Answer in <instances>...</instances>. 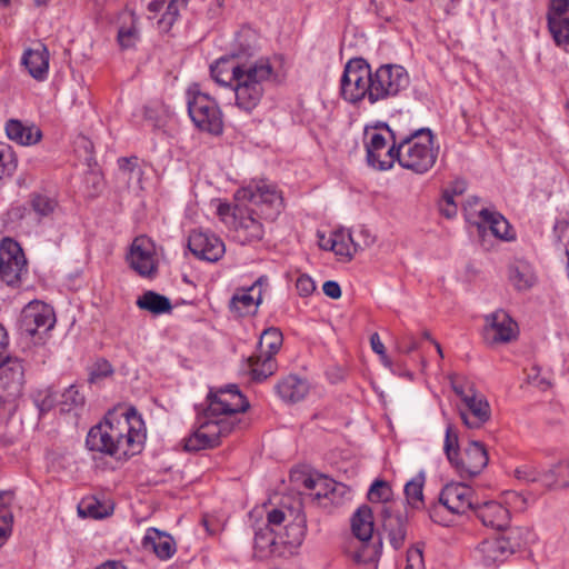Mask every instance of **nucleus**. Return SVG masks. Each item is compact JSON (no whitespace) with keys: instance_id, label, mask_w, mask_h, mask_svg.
I'll list each match as a JSON object with an SVG mask.
<instances>
[{"instance_id":"c03bdc74","label":"nucleus","mask_w":569,"mask_h":569,"mask_svg":"<svg viewBox=\"0 0 569 569\" xmlns=\"http://www.w3.org/2000/svg\"><path fill=\"white\" fill-rule=\"evenodd\" d=\"M59 405H60L61 411L70 412L74 409L83 407L84 396L80 392L78 386L71 385L61 395Z\"/></svg>"},{"instance_id":"5701e85b","label":"nucleus","mask_w":569,"mask_h":569,"mask_svg":"<svg viewBox=\"0 0 569 569\" xmlns=\"http://www.w3.org/2000/svg\"><path fill=\"white\" fill-rule=\"evenodd\" d=\"M459 412L463 423L470 429L481 428L491 416L489 402L477 391L462 401Z\"/></svg>"},{"instance_id":"680f3d73","label":"nucleus","mask_w":569,"mask_h":569,"mask_svg":"<svg viewBox=\"0 0 569 569\" xmlns=\"http://www.w3.org/2000/svg\"><path fill=\"white\" fill-rule=\"evenodd\" d=\"M296 288L300 296L308 297L315 291L316 284L309 276L302 274L297 279Z\"/></svg>"},{"instance_id":"de8ad7c7","label":"nucleus","mask_w":569,"mask_h":569,"mask_svg":"<svg viewBox=\"0 0 569 569\" xmlns=\"http://www.w3.org/2000/svg\"><path fill=\"white\" fill-rule=\"evenodd\" d=\"M515 477L523 482H539L542 485L543 471L533 463H523L515 469Z\"/></svg>"},{"instance_id":"37998d69","label":"nucleus","mask_w":569,"mask_h":569,"mask_svg":"<svg viewBox=\"0 0 569 569\" xmlns=\"http://www.w3.org/2000/svg\"><path fill=\"white\" fill-rule=\"evenodd\" d=\"M30 305L34 307V310H32V319L36 322L38 330H50L54 326L56 321L52 309L40 302H31Z\"/></svg>"},{"instance_id":"0e129e2a","label":"nucleus","mask_w":569,"mask_h":569,"mask_svg":"<svg viewBox=\"0 0 569 569\" xmlns=\"http://www.w3.org/2000/svg\"><path fill=\"white\" fill-rule=\"evenodd\" d=\"M14 500V492L11 490L0 491V516L12 513L11 506Z\"/></svg>"},{"instance_id":"bb28decb","label":"nucleus","mask_w":569,"mask_h":569,"mask_svg":"<svg viewBox=\"0 0 569 569\" xmlns=\"http://www.w3.org/2000/svg\"><path fill=\"white\" fill-rule=\"evenodd\" d=\"M22 64L32 78L37 80L46 79L49 69V51L47 47L38 43L36 48L27 49L22 56Z\"/></svg>"},{"instance_id":"c9c22d12","label":"nucleus","mask_w":569,"mask_h":569,"mask_svg":"<svg viewBox=\"0 0 569 569\" xmlns=\"http://www.w3.org/2000/svg\"><path fill=\"white\" fill-rule=\"evenodd\" d=\"M355 236L351 232L345 230H337L331 233L327 243L322 247L325 249L332 250L337 256L351 260L358 249L353 246Z\"/></svg>"},{"instance_id":"c85d7f7f","label":"nucleus","mask_w":569,"mask_h":569,"mask_svg":"<svg viewBox=\"0 0 569 569\" xmlns=\"http://www.w3.org/2000/svg\"><path fill=\"white\" fill-rule=\"evenodd\" d=\"M258 40L259 36L254 29L241 27L231 43L230 56L234 59L253 57L258 51Z\"/></svg>"},{"instance_id":"39448f33","label":"nucleus","mask_w":569,"mask_h":569,"mask_svg":"<svg viewBox=\"0 0 569 569\" xmlns=\"http://www.w3.org/2000/svg\"><path fill=\"white\" fill-rule=\"evenodd\" d=\"M188 113L197 128L211 134H221L223 119L221 110L209 94L201 92L199 84H191L186 92Z\"/></svg>"},{"instance_id":"a18cd8bd","label":"nucleus","mask_w":569,"mask_h":569,"mask_svg":"<svg viewBox=\"0 0 569 569\" xmlns=\"http://www.w3.org/2000/svg\"><path fill=\"white\" fill-rule=\"evenodd\" d=\"M78 512L83 518L93 519H101L108 515L106 508L96 498L81 500L78 506Z\"/></svg>"},{"instance_id":"4468645a","label":"nucleus","mask_w":569,"mask_h":569,"mask_svg":"<svg viewBox=\"0 0 569 569\" xmlns=\"http://www.w3.org/2000/svg\"><path fill=\"white\" fill-rule=\"evenodd\" d=\"M268 287V277L260 276L251 286L237 288L229 309L237 317L253 315L262 302L263 289Z\"/></svg>"},{"instance_id":"393cba45","label":"nucleus","mask_w":569,"mask_h":569,"mask_svg":"<svg viewBox=\"0 0 569 569\" xmlns=\"http://www.w3.org/2000/svg\"><path fill=\"white\" fill-rule=\"evenodd\" d=\"M475 513L486 527L502 530V532L509 528V510L497 501H486L481 505L478 502Z\"/></svg>"},{"instance_id":"13d9d810","label":"nucleus","mask_w":569,"mask_h":569,"mask_svg":"<svg viewBox=\"0 0 569 569\" xmlns=\"http://www.w3.org/2000/svg\"><path fill=\"white\" fill-rule=\"evenodd\" d=\"M31 214L32 211L30 206L27 207L23 204L13 206L7 212L8 220L13 223L21 222L22 220L28 219Z\"/></svg>"},{"instance_id":"e433bc0d","label":"nucleus","mask_w":569,"mask_h":569,"mask_svg":"<svg viewBox=\"0 0 569 569\" xmlns=\"http://www.w3.org/2000/svg\"><path fill=\"white\" fill-rule=\"evenodd\" d=\"M136 303L141 310H147L153 315L169 313L172 310L170 299L152 290L143 292Z\"/></svg>"},{"instance_id":"b1692460","label":"nucleus","mask_w":569,"mask_h":569,"mask_svg":"<svg viewBox=\"0 0 569 569\" xmlns=\"http://www.w3.org/2000/svg\"><path fill=\"white\" fill-rule=\"evenodd\" d=\"M144 550L152 551L159 559L168 560L177 551V545L173 538L157 528H148L142 539Z\"/></svg>"},{"instance_id":"2eb2a0df","label":"nucleus","mask_w":569,"mask_h":569,"mask_svg":"<svg viewBox=\"0 0 569 569\" xmlns=\"http://www.w3.org/2000/svg\"><path fill=\"white\" fill-rule=\"evenodd\" d=\"M130 267L141 277L152 278L158 270L156 248L152 240L146 236L137 237L128 254Z\"/></svg>"},{"instance_id":"69168bd1","label":"nucleus","mask_w":569,"mask_h":569,"mask_svg":"<svg viewBox=\"0 0 569 569\" xmlns=\"http://www.w3.org/2000/svg\"><path fill=\"white\" fill-rule=\"evenodd\" d=\"M418 348L417 340L412 335L403 336L398 342V349L403 353H410Z\"/></svg>"},{"instance_id":"c756f323","label":"nucleus","mask_w":569,"mask_h":569,"mask_svg":"<svg viewBox=\"0 0 569 569\" xmlns=\"http://www.w3.org/2000/svg\"><path fill=\"white\" fill-rule=\"evenodd\" d=\"M241 66L242 62L236 61L232 57H221L210 66L211 78L220 87L231 89Z\"/></svg>"},{"instance_id":"4c0bfd02","label":"nucleus","mask_w":569,"mask_h":569,"mask_svg":"<svg viewBox=\"0 0 569 569\" xmlns=\"http://www.w3.org/2000/svg\"><path fill=\"white\" fill-rule=\"evenodd\" d=\"M278 535L272 528L264 526L254 533V557L264 559L276 551Z\"/></svg>"},{"instance_id":"0eeeda50","label":"nucleus","mask_w":569,"mask_h":569,"mask_svg":"<svg viewBox=\"0 0 569 569\" xmlns=\"http://www.w3.org/2000/svg\"><path fill=\"white\" fill-rule=\"evenodd\" d=\"M526 535L523 528H508L502 533L482 540L477 553L485 566L503 562L522 546Z\"/></svg>"},{"instance_id":"7c9ffc66","label":"nucleus","mask_w":569,"mask_h":569,"mask_svg":"<svg viewBox=\"0 0 569 569\" xmlns=\"http://www.w3.org/2000/svg\"><path fill=\"white\" fill-rule=\"evenodd\" d=\"M6 133L10 140L21 146L36 144L42 138V132L36 124L23 123L17 119L7 121Z\"/></svg>"},{"instance_id":"dca6fc26","label":"nucleus","mask_w":569,"mask_h":569,"mask_svg":"<svg viewBox=\"0 0 569 569\" xmlns=\"http://www.w3.org/2000/svg\"><path fill=\"white\" fill-rule=\"evenodd\" d=\"M26 258L18 242L8 239L0 246V277L9 286L20 280L26 269Z\"/></svg>"},{"instance_id":"f8f14e48","label":"nucleus","mask_w":569,"mask_h":569,"mask_svg":"<svg viewBox=\"0 0 569 569\" xmlns=\"http://www.w3.org/2000/svg\"><path fill=\"white\" fill-rule=\"evenodd\" d=\"M391 139L392 144L387 149L386 137L378 131L366 128L365 147L370 167L382 171L393 167L399 137L396 132H391Z\"/></svg>"},{"instance_id":"423d86ee","label":"nucleus","mask_w":569,"mask_h":569,"mask_svg":"<svg viewBox=\"0 0 569 569\" xmlns=\"http://www.w3.org/2000/svg\"><path fill=\"white\" fill-rule=\"evenodd\" d=\"M207 401L206 412L209 417L232 422V430L242 429L247 426L244 421L238 418V413L244 412L250 403L236 385L227 386L216 392L210 391Z\"/></svg>"},{"instance_id":"09e8293b","label":"nucleus","mask_w":569,"mask_h":569,"mask_svg":"<svg viewBox=\"0 0 569 569\" xmlns=\"http://www.w3.org/2000/svg\"><path fill=\"white\" fill-rule=\"evenodd\" d=\"M139 40V30L136 26L133 17H131L130 26H121L118 30V42L122 49L134 47Z\"/></svg>"},{"instance_id":"cd10ccee","label":"nucleus","mask_w":569,"mask_h":569,"mask_svg":"<svg viewBox=\"0 0 569 569\" xmlns=\"http://www.w3.org/2000/svg\"><path fill=\"white\" fill-rule=\"evenodd\" d=\"M309 382L297 375H289L276 385L278 396L286 402L296 403L309 393Z\"/></svg>"},{"instance_id":"1a4fd4ad","label":"nucleus","mask_w":569,"mask_h":569,"mask_svg":"<svg viewBox=\"0 0 569 569\" xmlns=\"http://www.w3.org/2000/svg\"><path fill=\"white\" fill-rule=\"evenodd\" d=\"M341 97L350 103H359L365 99L370 102L372 71L370 64L362 58L347 62L341 77Z\"/></svg>"},{"instance_id":"72a5a7b5","label":"nucleus","mask_w":569,"mask_h":569,"mask_svg":"<svg viewBox=\"0 0 569 569\" xmlns=\"http://www.w3.org/2000/svg\"><path fill=\"white\" fill-rule=\"evenodd\" d=\"M508 278L517 290H527L536 282L535 271L525 260H516L509 266Z\"/></svg>"},{"instance_id":"6e6d98bb","label":"nucleus","mask_w":569,"mask_h":569,"mask_svg":"<svg viewBox=\"0 0 569 569\" xmlns=\"http://www.w3.org/2000/svg\"><path fill=\"white\" fill-rule=\"evenodd\" d=\"M439 210L446 218H453L457 214V204L450 191H442V199L439 202Z\"/></svg>"},{"instance_id":"ddd939ff","label":"nucleus","mask_w":569,"mask_h":569,"mask_svg":"<svg viewBox=\"0 0 569 569\" xmlns=\"http://www.w3.org/2000/svg\"><path fill=\"white\" fill-rule=\"evenodd\" d=\"M483 339L490 346L508 343L518 336L517 322L505 310L485 316Z\"/></svg>"},{"instance_id":"603ef678","label":"nucleus","mask_w":569,"mask_h":569,"mask_svg":"<svg viewBox=\"0 0 569 569\" xmlns=\"http://www.w3.org/2000/svg\"><path fill=\"white\" fill-rule=\"evenodd\" d=\"M450 382L452 390L461 399V401L466 400L477 391L473 383L462 377H451Z\"/></svg>"},{"instance_id":"79ce46f5","label":"nucleus","mask_w":569,"mask_h":569,"mask_svg":"<svg viewBox=\"0 0 569 569\" xmlns=\"http://www.w3.org/2000/svg\"><path fill=\"white\" fill-rule=\"evenodd\" d=\"M425 475L420 472L405 486V496L409 506L419 509L423 506Z\"/></svg>"},{"instance_id":"4d7b16f0","label":"nucleus","mask_w":569,"mask_h":569,"mask_svg":"<svg viewBox=\"0 0 569 569\" xmlns=\"http://www.w3.org/2000/svg\"><path fill=\"white\" fill-rule=\"evenodd\" d=\"M112 371V366L107 360H99L91 370L89 380L90 382H96L99 379L110 376Z\"/></svg>"},{"instance_id":"ea45409f","label":"nucleus","mask_w":569,"mask_h":569,"mask_svg":"<svg viewBox=\"0 0 569 569\" xmlns=\"http://www.w3.org/2000/svg\"><path fill=\"white\" fill-rule=\"evenodd\" d=\"M0 380L3 381L4 386L16 385L17 387L22 385L23 381V367L20 360L11 358L8 352L0 361Z\"/></svg>"},{"instance_id":"7ed1b4c3","label":"nucleus","mask_w":569,"mask_h":569,"mask_svg":"<svg viewBox=\"0 0 569 569\" xmlns=\"http://www.w3.org/2000/svg\"><path fill=\"white\" fill-rule=\"evenodd\" d=\"M281 77L274 70L268 58H260L253 62H242L231 91L234 96V104L241 111L252 112L261 102L266 89L271 83L281 82Z\"/></svg>"},{"instance_id":"f704fd0d","label":"nucleus","mask_w":569,"mask_h":569,"mask_svg":"<svg viewBox=\"0 0 569 569\" xmlns=\"http://www.w3.org/2000/svg\"><path fill=\"white\" fill-rule=\"evenodd\" d=\"M353 535L361 541H369L373 533V516L369 506L362 505L351 518Z\"/></svg>"},{"instance_id":"864d4df0","label":"nucleus","mask_w":569,"mask_h":569,"mask_svg":"<svg viewBox=\"0 0 569 569\" xmlns=\"http://www.w3.org/2000/svg\"><path fill=\"white\" fill-rule=\"evenodd\" d=\"M17 168L14 156L9 146H0V173L10 176Z\"/></svg>"},{"instance_id":"3c124183","label":"nucleus","mask_w":569,"mask_h":569,"mask_svg":"<svg viewBox=\"0 0 569 569\" xmlns=\"http://www.w3.org/2000/svg\"><path fill=\"white\" fill-rule=\"evenodd\" d=\"M443 450H445V453H446L449 462L452 465L456 461V458H458L459 452H458V435L451 425H448L446 428Z\"/></svg>"},{"instance_id":"20e7f679","label":"nucleus","mask_w":569,"mask_h":569,"mask_svg":"<svg viewBox=\"0 0 569 569\" xmlns=\"http://www.w3.org/2000/svg\"><path fill=\"white\" fill-rule=\"evenodd\" d=\"M433 136L430 129L415 130L409 136L399 137L395 162L416 173H425L437 160Z\"/></svg>"},{"instance_id":"6e6552de","label":"nucleus","mask_w":569,"mask_h":569,"mask_svg":"<svg viewBox=\"0 0 569 569\" xmlns=\"http://www.w3.org/2000/svg\"><path fill=\"white\" fill-rule=\"evenodd\" d=\"M283 336L280 329L270 327L260 335L258 353L248 359L250 375L254 381H263L277 369L274 355L280 350Z\"/></svg>"},{"instance_id":"052dcab7","label":"nucleus","mask_w":569,"mask_h":569,"mask_svg":"<svg viewBox=\"0 0 569 569\" xmlns=\"http://www.w3.org/2000/svg\"><path fill=\"white\" fill-rule=\"evenodd\" d=\"M13 526V513L0 516V547L7 541L11 535Z\"/></svg>"},{"instance_id":"f03ea898","label":"nucleus","mask_w":569,"mask_h":569,"mask_svg":"<svg viewBox=\"0 0 569 569\" xmlns=\"http://www.w3.org/2000/svg\"><path fill=\"white\" fill-rule=\"evenodd\" d=\"M239 199L248 200L250 208L236 207L232 211L233 237L241 244L260 241L263 224L253 214L274 219L282 208V197L276 186L266 181H252L237 192Z\"/></svg>"},{"instance_id":"bf43d9fd","label":"nucleus","mask_w":569,"mask_h":569,"mask_svg":"<svg viewBox=\"0 0 569 569\" xmlns=\"http://www.w3.org/2000/svg\"><path fill=\"white\" fill-rule=\"evenodd\" d=\"M410 569H425L422 549L411 547L407 551V565Z\"/></svg>"},{"instance_id":"473e14b6","label":"nucleus","mask_w":569,"mask_h":569,"mask_svg":"<svg viewBox=\"0 0 569 569\" xmlns=\"http://www.w3.org/2000/svg\"><path fill=\"white\" fill-rule=\"evenodd\" d=\"M28 203L38 222L47 218H52L59 209L58 199L46 192L30 193Z\"/></svg>"},{"instance_id":"2f4dec72","label":"nucleus","mask_w":569,"mask_h":569,"mask_svg":"<svg viewBox=\"0 0 569 569\" xmlns=\"http://www.w3.org/2000/svg\"><path fill=\"white\" fill-rule=\"evenodd\" d=\"M480 227H488L498 239L510 241L515 239V232L508 220L498 211L483 208L479 211Z\"/></svg>"},{"instance_id":"58836bf2","label":"nucleus","mask_w":569,"mask_h":569,"mask_svg":"<svg viewBox=\"0 0 569 569\" xmlns=\"http://www.w3.org/2000/svg\"><path fill=\"white\" fill-rule=\"evenodd\" d=\"M542 486L549 489L569 487V460H561L543 471Z\"/></svg>"},{"instance_id":"338daca9","label":"nucleus","mask_w":569,"mask_h":569,"mask_svg":"<svg viewBox=\"0 0 569 569\" xmlns=\"http://www.w3.org/2000/svg\"><path fill=\"white\" fill-rule=\"evenodd\" d=\"M322 290L323 293L331 299H338L341 297V288L337 281H326L322 286Z\"/></svg>"},{"instance_id":"49530a36","label":"nucleus","mask_w":569,"mask_h":569,"mask_svg":"<svg viewBox=\"0 0 569 569\" xmlns=\"http://www.w3.org/2000/svg\"><path fill=\"white\" fill-rule=\"evenodd\" d=\"M392 497L391 486L385 480H376L369 488L368 499L371 502H388Z\"/></svg>"},{"instance_id":"a19ab883","label":"nucleus","mask_w":569,"mask_h":569,"mask_svg":"<svg viewBox=\"0 0 569 569\" xmlns=\"http://www.w3.org/2000/svg\"><path fill=\"white\" fill-rule=\"evenodd\" d=\"M305 535V520L299 518L297 521L284 526L283 533L278 535V542L290 548H297L303 542Z\"/></svg>"},{"instance_id":"4be33fe9","label":"nucleus","mask_w":569,"mask_h":569,"mask_svg":"<svg viewBox=\"0 0 569 569\" xmlns=\"http://www.w3.org/2000/svg\"><path fill=\"white\" fill-rule=\"evenodd\" d=\"M303 486L311 491L310 496L312 499L325 507L328 502H336L337 497L341 496L346 488L343 485L320 473L310 475L305 478Z\"/></svg>"},{"instance_id":"f3484780","label":"nucleus","mask_w":569,"mask_h":569,"mask_svg":"<svg viewBox=\"0 0 569 569\" xmlns=\"http://www.w3.org/2000/svg\"><path fill=\"white\" fill-rule=\"evenodd\" d=\"M439 502L451 513L463 515L469 510L475 511L478 500L469 486L462 482H450L442 488Z\"/></svg>"},{"instance_id":"aec40b11","label":"nucleus","mask_w":569,"mask_h":569,"mask_svg":"<svg viewBox=\"0 0 569 569\" xmlns=\"http://www.w3.org/2000/svg\"><path fill=\"white\" fill-rule=\"evenodd\" d=\"M548 28L558 47L569 48V0H551Z\"/></svg>"},{"instance_id":"e2e57ef3","label":"nucleus","mask_w":569,"mask_h":569,"mask_svg":"<svg viewBox=\"0 0 569 569\" xmlns=\"http://www.w3.org/2000/svg\"><path fill=\"white\" fill-rule=\"evenodd\" d=\"M528 382L541 390H547L551 386L548 379L540 376V370L537 367H532L528 373Z\"/></svg>"},{"instance_id":"a211bd4d","label":"nucleus","mask_w":569,"mask_h":569,"mask_svg":"<svg viewBox=\"0 0 569 569\" xmlns=\"http://www.w3.org/2000/svg\"><path fill=\"white\" fill-rule=\"evenodd\" d=\"M489 456L486 446L477 440H470L461 457L458 456L452 463L461 478H472L487 467Z\"/></svg>"},{"instance_id":"9b49d317","label":"nucleus","mask_w":569,"mask_h":569,"mask_svg":"<svg viewBox=\"0 0 569 569\" xmlns=\"http://www.w3.org/2000/svg\"><path fill=\"white\" fill-rule=\"evenodd\" d=\"M232 431V422L217 420L209 417L204 411L199 427L189 437L184 438L183 448L186 451H199L217 447L221 439Z\"/></svg>"},{"instance_id":"9d476101","label":"nucleus","mask_w":569,"mask_h":569,"mask_svg":"<svg viewBox=\"0 0 569 569\" xmlns=\"http://www.w3.org/2000/svg\"><path fill=\"white\" fill-rule=\"evenodd\" d=\"M407 70L399 64H382L372 72L370 103L397 97L409 87Z\"/></svg>"},{"instance_id":"412c9836","label":"nucleus","mask_w":569,"mask_h":569,"mask_svg":"<svg viewBox=\"0 0 569 569\" xmlns=\"http://www.w3.org/2000/svg\"><path fill=\"white\" fill-rule=\"evenodd\" d=\"M188 2L189 0H150L147 3L148 19H154L159 12L163 11L157 21V27L160 32L167 33L178 21L180 10L186 8Z\"/></svg>"},{"instance_id":"6ab92c4d","label":"nucleus","mask_w":569,"mask_h":569,"mask_svg":"<svg viewBox=\"0 0 569 569\" xmlns=\"http://www.w3.org/2000/svg\"><path fill=\"white\" fill-rule=\"evenodd\" d=\"M188 248L197 258L209 262L218 261L226 251L224 243L219 237L203 230L190 232Z\"/></svg>"},{"instance_id":"a878e982","label":"nucleus","mask_w":569,"mask_h":569,"mask_svg":"<svg viewBox=\"0 0 569 569\" xmlns=\"http://www.w3.org/2000/svg\"><path fill=\"white\" fill-rule=\"evenodd\" d=\"M407 518L399 513L392 512L388 508L382 510V527L387 535L389 543L393 549H400L407 537Z\"/></svg>"},{"instance_id":"5fc2aeb1","label":"nucleus","mask_w":569,"mask_h":569,"mask_svg":"<svg viewBox=\"0 0 569 569\" xmlns=\"http://www.w3.org/2000/svg\"><path fill=\"white\" fill-rule=\"evenodd\" d=\"M352 236H355L353 246L356 249H358V251L369 248L376 241V237L370 232L369 229L365 227H361L357 231L352 232Z\"/></svg>"},{"instance_id":"f257e3e1","label":"nucleus","mask_w":569,"mask_h":569,"mask_svg":"<svg viewBox=\"0 0 569 569\" xmlns=\"http://www.w3.org/2000/svg\"><path fill=\"white\" fill-rule=\"evenodd\" d=\"M144 440V422L137 410L130 408L120 416L109 412L103 421L91 427L86 446L90 451L121 461L141 452Z\"/></svg>"},{"instance_id":"774afa93","label":"nucleus","mask_w":569,"mask_h":569,"mask_svg":"<svg viewBox=\"0 0 569 569\" xmlns=\"http://www.w3.org/2000/svg\"><path fill=\"white\" fill-rule=\"evenodd\" d=\"M118 166L122 172L131 174L138 168V158L137 157L120 158L118 160Z\"/></svg>"},{"instance_id":"8fccbe9b","label":"nucleus","mask_w":569,"mask_h":569,"mask_svg":"<svg viewBox=\"0 0 569 569\" xmlns=\"http://www.w3.org/2000/svg\"><path fill=\"white\" fill-rule=\"evenodd\" d=\"M32 310H34V307L32 305H28L23 308L20 319L18 329L22 336H26L28 338L33 337L39 330L36 327V322L32 319Z\"/></svg>"}]
</instances>
